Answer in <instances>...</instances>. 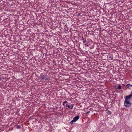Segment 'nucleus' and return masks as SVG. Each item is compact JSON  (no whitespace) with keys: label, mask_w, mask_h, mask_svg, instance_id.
<instances>
[{"label":"nucleus","mask_w":132,"mask_h":132,"mask_svg":"<svg viewBox=\"0 0 132 132\" xmlns=\"http://www.w3.org/2000/svg\"><path fill=\"white\" fill-rule=\"evenodd\" d=\"M74 122H75V121L73 119L72 120L70 121V123L71 124H72Z\"/></svg>","instance_id":"1a4fd4ad"},{"label":"nucleus","mask_w":132,"mask_h":132,"mask_svg":"<svg viewBox=\"0 0 132 132\" xmlns=\"http://www.w3.org/2000/svg\"><path fill=\"white\" fill-rule=\"evenodd\" d=\"M88 108V106L86 108H84V110H83V111H84L85 112H84V113L83 112V114L85 113L86 114H88V113L90 112L89 110H87Z\"/></svg>","instance_id":"39448f33"},{"label":"nucleus","mask_w":132,"mask_h":132,"mask_svg":"<svg viewBox=\"0 0 132 132\" xmlns=\"http://www.w3.org/2000/svg\"><path fill=\"white\" fill-rule=\"evenodd\" d=\"M87 20V16L83 14V21H86Z\"/></svg>","instance_id":"6e6552de"},{"label":"nucleus","mask_w":132,"mask_h":132,"mask_svg":"<svg viewBox=\"0 0 132 132\" xmlns=\"http://www.w3.org/2000/svg\"><path fill=\"white\" fill-rule=\"evenodd\" d=\"M130 85L131 86H132V85H130V84H128V85Z\"/></svg>","instance_id":"a211bd4d"},{"label":"nucleus","mask_w":132,"mask_h":132,"mask_svg":"<svg viewBox=\"0 0 132 132\" xmlns=\"http://www.w3.org/2000/svg\"><path fill=\"white\" fill-rule=\"evenodd\" d=\"M66 106L67 107H68V108H70V105H68V104H66Z\"/></svg>","instance_id":"f8f14e48"},{"label":"nucleus","mask_w":132,"mask_h":132,"mask_svg":"<svg viewBox=\"0 0 132 132\" xmlns=\"http://www.w3.org/2000/svg\"><path fill=\"white\" fill-rule=\"evenodd\" d=\"M73 105H72L71 108H70L71 109H72V108H73Z\"/></svg>","instance_id":"2eb2a0df"},{"label":"nucleus","mask_w":132,"mask_h":132,"mask_svg":"<svg viewBox=\"0 0 132 132\" xmlns=\"http://www.w3.org/2000/svg\"><path fill=\"white\" fill-rule=\"evenodd\" d=\"M117 88L119 89H120L121 88V86L120 85H119Z\"/></svg>","instance_id":"9b49d317"},{"label":"nucleus","mask_w":132,"mask_h":132,"mask_svg":"<svg viewBox=\"0 0 132 132\" xmlns=\"http://www.w3.org/2000/svg\"><path fill=\"white\" fill-rule=\"evenodd\" d=\"M79 116H76L75 117H74L73 119L75 121H77L78 119H79Z\"/></svg>","instance_id":"0eeeda50"},{"label":"nucleus","mask_w":132,"mask_h":132,"mask_svg":"<svg viewBox=\"0 0 132 132\" xmlns=\"http://www.w3.org/2000/svg\"><path fill=\"white\" fill-rule=\"evenodd\" d=\"M79 15H80V14H79Z\"/></svg>","instance_id":"4be33fe9"},{"label":"nucleus","mask_w":132,"mask_h":132,"mask_svg":"<svg viewBox=\"0 0 132 132\" xmlns=\"http://www.w3.org/2000/svg\"><path fill=\"white\" fill-rule=\"evenodd\" d=\"M47 76L45 75H43L41 76V79L42 80H48V79L46 77Z\"/></svg>","instance_id":"423d86ee"},{"label":"nucleus","mask_w":132,"mask_h":132,"mask_svg":"<svg viewBox=\"0 0 132 132\" xmlns=\"http://www.w3.org/2000/svg\"><path fill=\"white\" fill-rule=\"evenodd\" d=\"M65 105V103H64V102H63V105Z\"/></svg>","instance_id":"6ab92c4d"},{"label":"nucleus","mask_w":132,"mask_h":132,"mask_svg":"<svg viewBox=\"0 0 132 132\" xmlns=\"http://www.w3.org/2000/svg\"><path fill=\"white\" fill-rule=\"evenodd\" d=\"M108 113L109 114H111V112L110 111H108Z\"/></svg>","instance_id":"ddd939ff"},{"label":"nucleus","mask_w":132,"mask_h":132,"mask_svg":"<svg viewBox=\"0 0 132 132\" xmlns=\"http://www.w3.org/2000/svg\"><path fill=\"white\" fill-rule=\"evenodd\" d=\"M85 103H84V102H83V104L84 103L85 104Z\"/></svg>","instance_id":"412c9836"},{"label":"nucleus","mask_w":132,"mask_h":132,"mask_svg":"<svg viewBox=\"0 0 132 132\" xmlns=\"http://www.w3.org/2000/svg\"><path fill=\"white\" fill-rule=\"evenodd\" d=\"M84 66H83V74H84L87 77H90V75L91 73L87 71V69H84L85 68Z\"/></svg>","instance_id":"f257e3e1"},{"label":"nucleus","mask_w":132,"mask_h":132,"mask_svg":"<svg viewBox=\"0 0 132 132\" xmlns=\"http://www.w3.org/2000/svg\"><path fill=\"white\" fill-rule=\"evenodd\" d=\"M17 128H19V125H18L17 126Z\"/></svg>","instance_id":"dca6fc26"},{"label":"nucleus","mask_w":132,"mask_h":132,"mask_svg":"<svg viewBox=\"0 0 132 132\" xmlns=\"http://www.w3.org/2000/svg\"><path fill=\"white\" fill-rule=\"evenodd\" d=\"M83 45H84L86 47L89 46L90 44L89 43V40L88 39L86 40L83 39Z\"/></svg>","instance_id":"7ed1b4c3"},{"label":"nucleus","mask_w":132,"mask_h":132,"mask_svg":"<svg viewBox=\"0 0 132 132\" xmlns=\"http://www.w3.org/2000/svg\"><path fill=\"white\" fill-rule=\"evenodd\" d=\"M132 97V92H131V94L128 96H127L124 97V98L125 99V100L129 101V100Z\"/></svg>","instance_id":"20e7f679"},{"label":"nucleus","mask_w":132,"mask_h":132,"mask_svg":"<svg viewBox=\"0 0 132 132\" xmlns=\"http://www.w3.org/2000/svg\"><path fill=\"white\" fill-rule=\"evenodd\" d=\"M127 85V86H128V87L131 86L130 85H128V84H127V85Z\"/></svg>","instance_id":"4468645a"},{"label":"nucleus","mask_w":132,"mask_h":132,"mask_svg":"<svg viewBox=\"0 0 132 132\" xmlns=\"http://www.w3.org/2000/svg\"><path fill=\"white\" fill-rule=\"evenodd\" d=\"M86 92H87V91L85 90H83V95L84 94H87Z\"/></svg>","instance_id":"9d476101"},{"label":"nucleus","mask_w":132,"mask_h":132,"mask_svg":"<svg viewBox=\"0 0 132 132\" xmlns=\"http://www.w3.org/2000/svg\"><path fill=\"white\" fill-rule=\"evenodd\" d=\"M124 104L126 108H128L131 106V103L129 101L125 100Z\"/></svg>","instance_id":"f03ea898"},{"label":"nucleus","mask_w":132,"mask_h":132,"mask_svg":"<svg viewBox=\"0 0 132 132\" xmlns=\"http://www.w3.org/2000/svg\"><path fill=\"white\" fill-rule=\"evenodd\" d=\"M63 102H64V103H67V101H65Z\"/></svg>","instance_id":"f3484780"},{"label":"nucleus","mask_w":132,"mask_h":132,"mask_svg":"<svg viewBox=\"0 0 132 132\" xmlns=\"http://www.w3.org/2000/svg\"><path fill=\"white\" fill-rule=\"evenodd\" d=\"M1 78H0V81H1Z\"/></svg>","instance_id":"aec40b11"}]
</instances>
